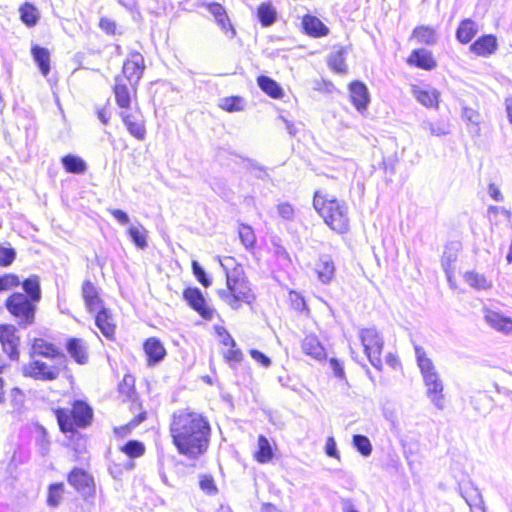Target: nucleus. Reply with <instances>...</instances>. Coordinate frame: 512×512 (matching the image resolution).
<instances>
[{
	"label": "nucleus",
	"instance_id": "47",
	"mask_svg": "<svg viewBox=\"0 0 512 512\" xmlns=\"http://www.w3.org/2000/svg\"><path fill=\"white\" fill-rule=\"evenodd\" d=\"M20 284V279L16 274L8 273L0 275V292L18 287Z\"/></svg>",
	"mask_w": 512,
	"mask_h": 512
},
{
	"label": "nucleus",
	"instance_id": "60",
	"mask_svg": "<svg viewBox=\"0 0 512 512\" xmlns=\"http://www.w3.org/2000/svg\"><path fill=\"white\" fill-rule=\"evenodd\" d=\"M250 355L255 361L261 363L264 367H269L271 365V360L258 350L252 349L250 351Z\"/></svg>",
	"mask_w": 512,
	"mask_h": 512
},
{
	"label": "nucleus",
	"instance_id": "43",
	"mask_svg": "<svg viewBox=\"0 0 512 512\" xmlns=\"http://www.w3.org/2000/svg\"><path fill=\"white\" fill-rule=\"evenodd\" d=\"M208 11L214 16L215 20L222 27V29H225L228 18L224 7L221 4L214 2L208 4Z\"/></svg>",
	"mask_w": 512,
	"mask_h": 512
},
{
	"label": "nucleus",
	"instance_id": "42",
	"mask_svg": "<svg viewBox=\"0 0 512 512\" xmlns=\"http://www.w3.org/2000/svg\"><path fill=\"white\" fill-rule=\"evenodd\" d=\"M220 107L228 112L242 111L244 109V100L240 96H231L222 99Z\"/></svg>",
	"mask_w": 512,
	"mask_h": 512
},
{
	"label": "nucleus",
	"instance_id": "4",
	"mask_svg": "<svg viewBox=\"0 0 512 512\" xmlns=\"http://www.w3.org/2000/svg\"><path fill=\"white\" fill-rule=\"evenodd\" d=\"M415 354L426 386L427 397L437 409H444L443 383L431 359L426 356L425 351L419 346L415 347Z\"/></svg>",
	"mask_w": 512,
	"mask_h": 512
},
{
	"label": "nucleus",
	"instance_id": "37",
	"mask_svg": "<svg viewBox=\"0 0 512 512\" xmlns=\"http://www.w3.org/2000/svg\"><path fill=\"white\" fill-rule=\"evenodd\" d=\"M128 235L131 241L139 249L147 247V230L141 224L132 225L128 228Z\"/></svg>",
	"mask_w": 512,
	"mask_h": 512
},
{
	"label": "nucleus",
	"instance_id": "32",
	"mask_svg": "<svg viewBox=\"0 0 512 512\" xmlns=\"http://www.w3.org/2000/svg\"><path fill=\"white\" fill-rule=\"evenodd\" d=\"M464 280L470 287L477 290H488L492 287L491 280H488L485 275L475 271L466 272L464 274Z\"/></svg>",
	"mask_w": 512,
	"mask_h": 512
},
{
	"label": "nucleus",
	"instance_id": "59",
	"mask_svg": "<svg viewBox=\"0 0 512 512\" xmlns=\"http://www.w3.org/2000/svg\"><path fill=\"white\" fill-rule=\"evenodd\" d=\"M224 357L227 361L231 362H240L242 360L243 354L240 349L236 346L235 348L230 347L225 353Z\"/></svg>",
	"mask_w": 512,
	"mask_h": 512
},
{
	"label": "nucleus",
	"instance_id": "55",
	"mask_svg": "<svg viewBox=\"0 0 512 512\" xmlns=\"http://www.w3.org/2000/svg\"><path fill=\"white\" fill-rule=\"evenodd\" d=\"M97 294H99L98 290L90 280H86L83 282L82 296H83L85 302H87V300H90V299L96 297Z\"/></svg>",
	"mask_w": 512,
	"mask_h": 512
},
{
	"label": "nucleus",
	"instance_id": "61",
	"mask_svg": "<svg viewBox=\"0 0 512 512\" xmlns=\"http://www.w3.org/2000/svg\"><path fill=\"white\" fill-rule=\"evenodd\" d=\"M484 311H485L484 320H487V321H490V320H512L510 317L501 315L499 312H497L493 309L485 308Z\"/></svg>",
	"mask_w": 512,
	"mask_h": 512
},
{
	"label": "nucleus",
	"instance_id": "24",
	"mask_svg": "<svg viewBox=\"0 0 512 512\" xmlns=\"http://www.w3.org/2000/svg\"><path fill=\"white\" fill-rule=\"evenodd\" d=\"M478 33V25L472 19L462 20L456 30V39L462 43H469Z\"/></svg>",
	"mask_w": 512,
	"mask_h": 512
},
{
	"label": "nucleus",
	"instance_id": "36",
	"mask_svg": "<svg viewBox=\"0 0 512 512\" xmlns=\"http://www.w3.org/2000/svg\"><path fill=\"white\" fill-rule=\"evenodd\" d=\"M254 457L259 463H268L273 458V450L270 442L263 435L258 437V450L255 452Z\"/></svg>",
	"mask_w": 512,
	"mask_h": 512
},
{
	"label": "nucleus",
	"instance_id": "64",
	"mask_svg": "<svg viewBox=\"0 0 512 512\" xmlns=\"http://www.w3.org/2000/svg\"><path fill=\"white\" fill-rule=\"evenodd\" d=\"M488 193L490 197L497 202H502L504 200L500 189L494 183L489 184Z\"/></svg>",
	"mask_w": 512,
	"mask_h": 512
},
{
	"label": "nucleus",
	"instance_id": "40",
	"mask_svg": "<svg viewBox=\"0 0 512 512\" xmlns=\"http://www.w3.org/2000/svg\"><path fill=\"white\" fill-rule=\"evenodd\" d=\"M65 486L63 483L51 484L48 488L47 505L49 507H58L63 499Z\"/></svg>",
	"mask_w": 512,
	"mask_h": 512
},
{
	"label": "nucleus",
	"instance_id": "52",
	"mask_svg": "<svg viewBox=\"0 0 512 512\" xmlns=\"http://www.w3.org/2000/svg\"><path fill=\"white\" fill-rule=\"evenodd\" d=\"M462 119L467 122V124L473 125L475 128H478V124L480 121V114L469 107H462Z\"/></svg>",
	"mask_w": 512,
	"mask_h": 512
},
{
	"label": "nucleus",
	"instance_id": "1",
	"mask_svg": "<svg viewBox=\"0 0 512 512\" xmlns=\"http://www.w3.org/2000/svg\"><path fill=\"white\" fill-rule=\"evenodd\" d=\"M169 431L179 454L195 460L206 453L211 428L203 415L189 410H178L172 415Z\"/></svg>",
	"mask_w": 512,
	"mask_h": 512
},
{
	"label": "nucleus",
	"instance_id": "22",
	"mask_svg": "<svg viewBox=\"0 0 512 512\" xmlns=\"http://www.w3.org/2000/svg\"><path fill=\"white\" fill-rule=\"evenodd\" d=\"M408 62L425 70H432L437 65L432 53L426 49H416L412 51Z\"/></svg>",
	"mask_w": 512,
	"mask_h": 512
},
{
	"label": "nucleus",
	"instance_id": "21",
	"mask_svg": "<svg viewBox=\"0 0 512 512\" xmlns=\"http://www.w3.org/2000/svg\"><path fill=\"white\" fill-rule=\"evenodd\" d=\"M411 93L413 97L425 107H438L440 93L438 90L431 88L428 90L422 89L419 86H413Z\"/></svg>",
	"mask_w": 512,
	"mask_h": 512
},
{
	"label": "nucleus",
	"instance_id": "3",
	"mask_svg": "<svg viewBox=\"0 0 512 512\" xmlns=\"http://www.w3.org/2000/svg\"><path fill=\"white\" fill-rule=\"evenodd\" d=\"M313 206L324 222L335 232L343 234L349 230L348 207L335 196L316 191Z\"/></svg>",
	"mask_w": 512,
	"mask_h": 512
},
{
	"label": "nucleus",
	"instance_id": "23",
	"mask_svg": "<svg viewBox=\"0 0 512 512\" xmlns=\"http://www.w3.org/2000/svg\"><path fill=\"white\" fill-rule=\"evenodd\" d=\"M302 351L315 360H323L326 357L324 347L321 345L317 337L308 335L302 342Z\"/></svg>",
	"mask_w": 512,
	"mask_h": 512
},
{
	"label": "nucleus",
	"instance_id": "54",
	"mask_svg": "<svg viewBox=\"0 0 512 512\" xmlns=\"http://www.w3.org/2000/svg\"><path fill=\"white\" fill-rule=\"evenodd\" d=\"M277 211H278V214L280 215V217H282L285 220L291 221L294 219V216H295L294 208L288 202L280 203L277 206Z\"/></svg>",
	"mask_w": 512,
	"mask_h": 512
},
{
	"label": "nucleus",
	"instance_id": "6",
	"mask_svg": "<svg viewBox=\"0 0 512 512\" xmlns=\"http://www.w3.org/2000/svg\"><path fill=\"white\" fill-rule=\"evenodd\" d=\"M54 363L49 365L43 361L35 360L23 367L25 376L32 377L36 380L53 381L57 379L61 371L67 368V356H60V360H53Z\"/></svg>",
	"mask_w": 512,
	"mask_h": 512
},
{
	"label": "nucleus",
	"instance_id": "12",
	"mask_svg": "<svg viewBox=\"0 0 512 512\" xmlns=\"http://www.w3.org/2000/svg\"><path fill=\"white\" fill-rule=\"evenodd\" d=\"M20 338L17 335V330L12 324H3L0 326V343L3 351L12 360H18L19 358V346Z\"/></svg>",
	"mask_w": 512,
	"mask_h": 512
},
{
	"label": "nucleus",
	"instance_id": "14",
	"mask_svg": "<svg viewBox=\"0 0 512 512\" xmlns=\"http://www.w3.org/2000/svg\"><path fill=\"white\" fill-rule=\"evenodd\" d=\"M335 264L328 254L320 255L315 263L314 271L322 284H329L335 276Z\"/></svg>",
	"mask_w": 512,
	"mask_h": 512
},
{
	"label": "nucleus",
	"instance_id": "11",
	"mask_svg": "<svg viewBox=\"0 0 512 512\" xmlns=\"http://www.w3.org/2000/svg\"><path fill=\"white\" fill-rule=\"evenodd\" d=\"M183 297L188 305L199 313V315L208 320L213 318L214 309H212L205 300L201 290L197 287L186 288L183 292Z\"/></svg>",
	"mask_w": 512,
	"mask_h": 512
},
{
	"label": "nucleus",
	"instance_id": "58",
	"mask_svg": "<svg viewBox=\"0 0 512 512\" xmlns=\"http://www.w3.org/2000/svg\"><path fill=\"white\" fill-rule=\"evenodd\" d=\"M490 327L504 335L512 334V322H488Z\"/></svg>",
	"mask_w": 512,
	"mask_h": 512
},
{
	"label": "nucleus",
	"instance_id": "28",
	"mask_svg": "<svg viewBox=\"0 0 512 512\" xmlns=\"http://www.w3.org/2000/svg\"><path fill=\"white\" fill-rule=\"evenodd\" d=\"M420 128L424 131H428L432 136H445L450 134V124L448 121L439 119L435 122L430 120H423L420 123Z\"/></svg>",
	"mask_w": 512,
	"mask_h": 512
},
{
	"label": "nucleus",
	"instance_id": "20",
	"mask_svg": "<svg viewBox=\"0 0 512 512\" xmlns=\"http://www.w3.org/2000/svg\"><path fill=\"white\" fill-rule=\"evenodd\" d=\"M144 351L148 357V365L153 366L159 363L166 355L162 343L154 337L148 338L144 343Z\"/></svg>",
	"mask_w": 512,
	"mask_h": 512
},
{
	"label": "nucleus",
	"instance_id": "39",
	"mask_svg": "<svg viewBox=\"0 0 512 512\" xmlns=\"http://www.w3.org/2000/svg\"><path fill=\"white\" fill-rule=\"evenodd\" d=\"M277 18V13L270 3H262L258 7V19L262 26H271Z\"/></svg>",
	"mask_w": 512,
	"mask_h": 512
},
{
	"label": "nucleus",
	"instance_id": "56",
	"mask_svg": "<svg viewBox=\"0 0 512 512\" xmlns=\"http://www.w3.org/2000/svg\"><path fill=\"white\" fill-rule=\"evenodd\" d=\"M99 27L108 35H114L116 32V22L108 17H102L99 22Z\"/></svg>",
	"mask_w": 512,
	"mask_h": 512
},
{
	"label": "nucleus",
	"instance_id": "9",
	"mask_svg": "<svg viewBox=\"0 0 512 512\" xmlns=\"http://www.w3.org/2000/svg\"><path fill=\"white\" fill-rule=\"evenodd\" d=\"M145 69L144 57L139 52H131L124 62L123 74L132 87L134 96L136 95V86L142 78Z\"/></svg>",
	"mask_w": 512,
	"mask_h": 512
},
{
	"label": "nucleus",
	"instance_id": "15",
	"mask_svg": "<svg viewBox=\"0 0 512 512\" xmlns=\"http://www.w3.org/2000/svg\"><path fill=\"white\" fill-rule=\"evenodd\" d=\"M66 350L70 357L78 364L88 363L89 352L86 342L80 338H70L66 343Z\"/></svg>",
	"mask_w": 512,
	"mask_h": 512
},
{
	"label": "nucleus",
	"instance_id": "10",
	"mask_svg": "<svg viewBox=\"0 0 512 512\" xmlns=\"http://www.w3.org/2000/svg\"><path fill=\"white\" fill-rule=\"evenodd\" d=\"M129 133L138 140L146 136L145 120L140 108L136 105L131 110H121L119 113Z\"/></svg>",
	"mask_w": 512,
	"mask_h": 512
},
{
	"label": "nucleus",
	"instance_id": "17",
	"mask_svg": "<svg viewBox=\"0 0 512 512\" xmlns=\"http://www.w3.org/2000/svg\"><path fill=\"white\" fill-rule=\"evenodd\" d=\"M350 98L358 111L366 110L370 101L367 87L359 81L352 82L349 86Z\"/></svg>",
	"mask_w": 512,
	"mask_h": 512
},
{
	"label": "nucleus",
	"instance_id": "2",
	"mask_svg": "<svg viewBox=\"0 0 512 512\" xmlns=\"http://www.w3.org/2000/svg\"><path fill=\"white\" fill-rule=\"evenodd\" d=\"M234 262V259L231 257L220 261L226 274V288L219 289L217 294L224 303L237 310L241 307L242 303L250 304L254 296L249 281L244 275L243 268L240 265H235L230 269Z\"/></svg>",
	"mask_w": 512,
	"mask_h": 512
},
{
	"label": "nucleus",
	"instance_id": "57",
	"mask_svg": "<svg viewBox=\"0 0 512 512\" xmlns=\"http://www.w3.org/2000/svg\"><path fill=\"white\" fill-rule=\"evenodd\" d=\"M200 487L203 491L213 494L217 491L214 480L211 476L203 475L200 478Z\"/></svg>",
	"mask_w": 512,
	"mask_h": 512
},
{
	"label": "nucleus",
	"instance_id": "46",
	"mask_svg": "<svg viewBox=\"0 0 512 512\" xmlns=\"http://www.w3.org/2000/svg\"><path fill=\"white\" fill-rule=\"evenodd\" d=\"M353 445L365 457L369 456L372 452L371 442L364 435H354Z\"/></svg>",
	"mask_w": 512,
	"mask_h": 512
},
{
	"label": "nucleus",
	"instance_id": "26",
	"mask_svg": "<svg viewBox=\"0 0 512 512\" xmlns=\"http://www.w3.org/2000/svg\"><path fill=\"white\" fill-rule=\"evenodd\" d=\"M31 54L36 62L41 74L46 77L50 72V53L49 50L35 45L31 49Z\"/></svg>",
	"mask_w": 512,
	"mask_h": 512
},
{
	"label": "nucleus",
	"instance_id": "53",
	"mask_svg": "<svg viewBox=\"0 0 512 512\" xmlns=\"http://www.w3.org/2000/svg\"><path fill=\"white\" fill-rule=\"evenodd\" d=\"M95 326L107 339H114L116 326L113 322H95Z\"/></svg>",
	"mask_w": 512,
	"mask_h": 512
},
{
	"label": "nucleus",
	"instance_id": "44",
	"mask_svg": "<svg viewBox=\"0 0 512 512\" xmlns=\"http://www.w3.org/2000/svg\"><path fill=\"white\" fill-rule=\"evenodd\" d=\"M121 451L125 453L130 458H137L144 454L145 446L143 443L139 441H129L122 448Z\"/></svg>",
	"mask_w": 512,
	"mask_h": 512
},
{
	"label": "nucleus",
	"instance_id": "30",
	"mask_svg": "<svg viewBox=\"0 0 512 512\" xmlns=\"http://www.w3.org/2000/svg\"><path fill=\"white\" fill-rule=\"evenodd\" d=\"M347 51L344 47H338L335 51L331 52L328 57L329 67L337 73H346L347 65L345 63V56Z\"/></svg>",
	"mask_w": 512,
	"mask_h": 512
},
{
	"label": "nucleus",
	"instance_id": "49",
	"mask_svg": "<svg viewBox=\"0 0 512 512\" xmlns=\"http://www.w3.org/2000/svg\"><path fill=\"white\" fill-rule=\"evenodd\" d=\"M192 271L198 282L204 287L211 285L210 277L206 274L204 268L196 260L192 261Z\"/></svg>",
	"mask_w": 512,
	"mask_h": 512
},
{
	"label": "nucleus",
	"instance_id": "8",
	"mask_svg": "<svg viewBox=\"0 0 512 512\" xmlns=\"http://www.w3.org/2000/svg\"><path fill=\"white\" fill-rule=\"evenodd\" d=\"M38 303L39 302L32 300L27 295L16 292L6 299L5 306L11 315L16 318L21 320H34Z\"/></svg>",
	"mask_w": 512,
	"mask_h": 512
},
{
	"label": "nucleus",
	"instance_id": "18",
	"mask_svg": "<svg viewBox=\"0 0 512 512\" xmlns=\"http://www.w3.org/2000/svg\"><path fill=\"white\" fill-rule=\"evenodd\" d=\"M114 95L121 110H131V91L122 76L115 77Z\"/></svg>",
	"mask_w": 512,
	"mask_h": 512
},
{
	"label": "nucleus",
	"instance_id": "27",
	"mask_svg": "<svg viewBox=\"0 0 512 512\" xmlns=\"http://www.w3.org/2000/svg\"><path fill=\"white\" fill-rule=\"evenodd\" d=\"M68 482L77 491L84 492L90 487L92 478L84 470L75 468L68 475Z\"/></svg>",
	"mask_w": 512,
	"mask_h": 512
},
{
	"label": "nucleus",
	"instance_id": "41",
	"mask_svg": "<svg viewBox=\"0 0 512 512\" xmlns=\"http://www.w3.org/2000/svg\"><path fill=\"white\" fill-rule=\"evenodd\" d=\"M20 17L23 23L31 27L36 25L39 19V13L33 4L25 3L20 8Z\"/></svg>",
	"mask_w": 512,
	"mask_h": 512
},
{
	"label": "nucleus",
	"instance_id": "33",
	"mask_svg": "<svg viewBox=\"0 0 512 512\" xmlns=\"http://www.w3.org/2000/svg\"><path fill=\"white\" fill-rule=\"evenodd\" d=\"M85 304L88 311L94 315V320H108L110 318L109 310L104 307L99 294H97L96 297L87 300Z\"/></svg>",
	"mask_w": 512,
	"mask_h": 512
},
{
	"label": "nucleus",
	"instance_id": "5",
	"mask_svg": "<svg viewBox=\"0 0 512 512\" xmlns=\"http://www.w3.org/2000/svg\"><path fill=\"white\" fill-rule=\"evenodd\" d=\"M93 412L91 407L83 401H75L72 409L56 410V417L62 432H73L75 426L85 428L91 424Z\"/></svg>",
	"mask_w": 512,
	"mask_h": 512
},
{
	"label": "nucleus",
	"instance_id": "62",
	"mask_svg": "<svg viewBox=\"0 0 512 512\" xmlns=\"http://www.w3.org/2000/svg\"><path fill=\"white\" fill-rule=\"evenodd\" d=\"M325 450L328 456L339 459V454L336 448V442L333 437H329L327 439Z\"/></svg>",
	"mask_w": 512,
	"mask_h": 512
},
{
	"label": "nucleus",
	"instance_id": "38",
	"mask_svg": "<svg viewBox=\"0 0 512 512\" xmlns=\"http://www.w3.org/2000/svg\"><path fill=\"white\" fill-rule=\"evenodd\" d=\"M413 36L426 45H434L437 42L436 31L429 26H419L413 30Z\"/></svg>",
	"mask_w": 512,
	"mask_h": 512
},
{
	"label": "nucleus",
	"instance_id": "13",
	"mask_svg": "<svg viewBox=\"0 0 512 512\" xmlns=\"http://www.w3.org/2000/svg\"><path fill=\"white\" fill-rule=\"evenodd\" d=\"M462 249L459 241H450L445 247L441 257V267L445 272L447 280L452 281L454 276L458 254Z\"/></svg>",
	"mask_w": 512,
	"mask_h": 512
},
{
	"label": "nucleus",
	"instance_id": "7",
	"mask_svg": "<svg viewBox=\"0 0 512 512\" xmlns=\"http://www.w3.org/2000/svg\"><path fill=\"white\" fill-rule=\"evenodd\" d=\"M359 336L371 365L380 370L382 368L383 337L374 327L362 329Z\"/></svg>",
	"mask_w": 512,
	"mask_h": 512
},
{
	"label": "nucleus",
	"instance_id": "25",
	"mask_svg": "<svg viewBox=\"0 0 512 512\" xmlns=\"http://www.w3.org/2000/svg\"><path fill=\"white\" fill-rule=\"evenodd\" d=\"M302 24L305 32L313 37L326 36L329 32L327 26L315 16L306 15Z\"/></svg>",
	"mask_w": 512,
	"mask_h": 512
},
{
	"label": "nucleus",
	"instance_id": "48",
	"mask_svg": "<svg viewBox=\"0 0 512 512\" xmlns=\"http://www.w3.org/2000/svg\"><path fill=\"white\" fill-rule=\"evenodd\" d=\"M215 333L219 339V342L226 347L235 348L236 342L230 335V333L221 325L214 326Z\"/></svg>",
	"mask_w": 512,
	"mask_h": 512
},
{
	"label": "nucleus",
	"instance_id": "34",
	"mask_svg": "<svg viewBox=\"0 0 512 512\" xmlns=\"http://www.w3.org/2000/svg\"><path fill=\"white\" fill-rule=\"evenodd\" d=\"M460 495L471 509H475L474 512H485L482 506V497L477 489L470 488L463 490L460 488Z\"/></svg>",
	"mask_w": 512,
	"mask_h": 512
},
{
	"label": "nucleus",
	"instance_id": "19",
	"mask_svg": "<svg viewBox=\"0 0 512 512\" xmlns=\"http://www.w3.org/2000/svg\"><path fill=\"white\" fill-rule=\"evenodd\" d=\"M32 353L52 360H60V356H66L62 350L41 338L34 339Z\"/></svg>",
	"mask_w": 512,
	"mask_h": 512
},
{
	"label": "nucleus",
	"instance_id": "35",
	"mask_svg": "<svg viewBox=\"0 0 512 512\" xmlns=\"http://www.w3.org/2000/svg\"><path fill=\"white\" fill-rule=\"evenodd\" d=\"M22 288L24 290L23 295H27L32 300L40 302L42 294L39 277L36 275L30 276L22 282Z\"/></svg>",
	"mask_w": 512,
	"mask_h": 512
},
{
	"label": "nucleus",
	"instance_id": "16",
	"mask_svg": "<svg viewBox=\"0 0 512 512\" xmlns=\"http://www.w3.org/2000/svg\"><path fill=\"white\" fill-rule=\"evenodd\" d=\"M498 43L494 35L488 34L479 37L469 47L470 51L477 56L488 57L495 53Z\"/></svg>",
	"mask_w": 512,
	"mask_h": 512
},
{
	"label": "nucleus",
	"instance_id": "29",
	"mask_svg": "<svg viewBox=\"0 0 512 512\" xmlns=\"http://www.w3.org/2000/svg\"><path fill=\"white\" fill-rule=\"evenodd\" d=\"M257 84L263 92L272 98L279 99L283 96V90L280 85L268 76H259Z\"/></svg>",
	"mask_w": 512,
	"mask_h": 512
},
{
	"label": "nucleus",
	"instance_id": "50",
	"mask_svg": "<svg viewBox=\"0 0 512 512\" xmlns=\"http://www.w3.org/2000/svg\"><path fill=\"white\" fill-rule=\"evenodd\" d=\"M16 258V251L14 248L5 247L0 245V266H10Z\"/></svg>",
	"mask_w": 512,
	"mask_h": 512
},
{
	"label": "nucleus",
	"instance_id": "63",
	"mask_svg": "<svg viewBox=\"0 0 512 512\" xmlns=\"http://www.w3.org/2000/svg\"><path fill=\"white\" fill-rule=\"evenodd\" d=\"M110 213L121 225H127L129 223V216L123 210L112 209L110 210Z\"/></svg>",
	"mask_w": 512,
	"mask_h": 512
},
{
	"label": "nucleus",
	"instance_id": "31",
	"mask_svg": "<svg viewBox=\"0 0 512 512\" xmlns=\"http://www.w3.org/2000/svg\"><path fill=\"white\" fill-rule=\"evenodd\" d=\"M61 162L68 173L83 174L87 170L85 161L76 155H66L61 159Z\"/></svg>",
	"mask_w": 512,
	"mask_h": 512
},
{
	"label": "nucleus",
	"instance_id": "45",
	"mask_svg": "<svg viewBox=\"0 0 512 512\" xmlns=\"http://www.w3.org/2000/svg\"><path fill=\"white\" fill-rule=\"evenodd\" d=\"M238 232L240 240L246 248H251L254 246L256 237L249 225L241 224Z\"/></svg>",
	"mask_w": 512,
	"mask_h": 512
},
{
	"label": "nucleus",
	"instance_id": "51",
	"mask_svg": "<svg viewBox=\"0 0 512 512\" xmlns=\"http://www.w3.org/2000/svg\"><path fill=\"white\" fill-rule=\"evenodd\" d=\"M146 419V412L141 411L135 418H133L126 426L115 428V432L118 434L126 435L131 429L137 427L140 423H142Z\"/></svg>",
	"mask_w": 512,
	"mask_h": 512
}]
</instances>
